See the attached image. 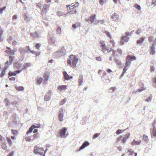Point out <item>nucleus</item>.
Returning a JSON list of instances; mask_svg holds the SVG:
<instances>
[{"label":"nucleus","mask_w":156,"mask_h":156,"mask_svg":"<svg viewBox=\"0 0 156 156\" xmlns=\"http://www.w3.org/2000/svg\"><path fill=\"white\" fill-rule=\"evenodd\" d=\"M78 61V59L76 56L73 55H71L69 56V59L67 61L68 65L72 67H75Z\"/></svg>","instance_id":"nucleus-1"},{"label":"nucleus","mask_w":156,"mask_h":156,"mask_svg":"<svg viewBox=\"0 0 156 156\" xmlns=\"http://www.w3.org/2000/svg\"><path fill=\"white\" fill-rule=\"evenodd\" d=\"M107 52H111V54L113 57L116 58L119 55H121L122 54V50L119 49L118 48L117 51L113 49L112 48H108L107 49Z\"/></svg>","instance_id":"nucleus-2"},{"label":"nucleus","mask_w":156,"mask_h":156,"mask_svg":"<svg viewBox=\"0 0 156 156\" xmlns=\"http://www.w3.org/2000/svg\"><path fill=\"white\" fill-rule=\"evenodd\" d=\"M130 136V134H127L123 136H120L116 140V142L118 143L120 142L122 143H125L126 142V140Z\"/></svg>","instance_id":"nucleus-3"},{"label":"nucleus","mask_w":156,"mask_h":156,"mask_svg":"<svg viewBox=\"0 0 156 156\" xmlns=\"http://www.w3.org/2000/svg\"><path fill=\"white\" fill-rule=\"evenodd\" d=\"M43 151H44L43 148L36 145L34 147V153L37 154H39L41 156L43 154Z\"/></svg>","instance_id":"nucleus-4"},{"label":"nucleus","mask_w":156,"mask_h":156,"mask_svg":"<svg viewBox=\"0 0 156 156\" xmlns=\"http://www.w3.org/2000/svg\"><path fill=\"white\" fill-rule=\"evenodd\" d=\"M79 5V3L78 2H76V4L75 5H72V4H71L70 5H66L67 7H69V9H73V10H71V11H69V12H72V13L73 14H75L76 12V8Z\"/></svg>","instance_id":"nucleus-5"},{"label":"nucleus","mask_w":156,"mask_h":156,"mask_svg":"<svg viewBox=\"0 0 156 156\" xmlns=\"http://www.w3.org/2000/svg\"><path fill=\"white\" fill-rule=\"evenodd\" d=\"M67 129L64 127L61 129L60 130V135L62 138H65L68 135L67 133H66Z\"/></svg>","instance_id":"nucleus-6"},{"label":"nucleus","mask_w":156,"mask_h":156,"mask_svg":"<svg viewBox=\"0 0 156 156\" xmlns=\"http://www.w3.org/2000/svg\"><path fill=\"white\" fill-rule=\"evenodd\" d=\"M100 46L102 48V51L104 52L105 53L106 51L107 52V49L108 48H107L105 43V42L103 41H101L100 42Z\"/></svg>","instance_id":"nucleus-7"},{"label":"nucleus","mask_w":156,"mask_h":156,"mask_svg":"<svg viewBox=\"0 0 156 156\" xmlns=\"http://www.w3.org/2000/svg\"><path fill=\"white\" fill-rule=\"evenodd\" d=\"M48 38L49 43L52 45H54L56 41V38L52 35H49L48 36Z\"/></svg>","instance_id":"nucleus-8"},{"label":"nucleus","mask_w":156,"mask_h":156,"mask_svg":"<svg viewBox=\"0 0 156 156\" xmlns=\"http://www.w3.org/2000/svg\"><path fill=\"white\" fill-rule=\"evenodd\" d=\"M51 90H48V92L45 95L44 99L46 101H49L51 97Z\"/></svg>","instance_id":"nucleus-9"},{"label":"nucleus","mask_w":156,"mask_h":156,"mask_svg":"<svg viewBox=\"0 0 156 156\" xmlns=\"http://www.w3.org/2000/svg\"><path fill=\"white\" fill-rule=\"evenodd\" d=\"M136 59V57L134 56L128 55L126 56V61L131 64V61L135 60Z\"/></svg>","instance_id":"nucleus-10"},{"label":"nucleus","mask_w":156,"mask_h":156,"mask_svg":"<svg viewBox=\"0 0 156 156\" xmlns=\"http://www.w3.org/2000/svg\"><path fill=\"white\" fill-rule=\"evenodd\" d=\"M130 64L128 62L126 61V63L123 69L122 73L121 75V77L123 76L124 74L126 72Z\"/></svg>","instance_id":"nucleus-11"},{"label":"nucleus","mask_w":156,"mask_h":156,"mask_svg":"<svg viewBox=\"0 0 156 156\" xmlns=\"http://www.w3.org/2000/svg\"><path fill=\"white\" fill-rule=\"evenodd\" d=\"M62 73L63 75L64 81L66 80H70L73 78V76L68 75L66 71H63Z\"/></svg>","instance_id":"nucleus-12"},{"label":"nucleus","mask_w":156,"mask_h":156,"mask_svg":"<svg viewBox=\"0 0 156 156\" xmlns=\"http://www.w3.org/2000/svg\"><path fill=\"white\" fill-rule=\"evenodd\" d=\"M7 50L5 51V53L8 54L10 55H13L15 54V52L14 51L11 49V48L7 46L6 47Z\"/></svg>","instance_id":"nucleus-13"},{"label":"nucleus","mask_w":156,"mask_h":156,"mask_svg":"<svg viewBox=\"0 0 156 156\" xmlns=\"http://www.w3.org/2000/svg\"><path fill=\"white\" fill-rule=\"evenodd\" d=\"M129 40V37L123 36L121 38V41H120V44L121 45H123L125 42H127Z\"/></svg>","instance_id":"nucleus-14"},{"label":"nucleus","mask_w":156,"mask_h":156,"mask_svg":"<svg viewBox=\"0 0 156 156\" xmlns=\"http://www.w3.org/2000/svg\"><path fill=\"white\" fill-rule=\"evenodd\" d=\"M19 51L20 52L21 55L23 56H25V55L27 52V49L26 48H20L19 49Z\"/></svg>","instance_id":"nucleus-15"},{"label":"nucleus","mask_w":156,"mask_h":156,"mask_svg":"<svg viewBox=\"0 0 156 156\" xmlns=\"http://www.w3.org/2000/svg\"><path fill=\"white\" fill-rule=\"evenodd\" d=\"M49 5L48 4H45L44 5L43 8L42 10V12L43 13L46 12L49 10Z\"/></svg>","instance_id":"nucleus-16"},{"label":"nucleus","mask_w":156,"mask_h":156,"mask_svg":"<svg viewBox=\"0 0 156 156\" xmlns=\"http://www.w3.org/2000/svg\"><path fill=\"white\" fill-rule=\"evenodd\" d=\"M111 18L114 21L118 20L119 18V16L115 13L112 14L111 17Z\"/></svg>","instance_id":"nucleus-17"},{"label":"nucleus","mask_w":156,"mask_h":156,"mask_svg":"<svg viewBox=\"0 0 156 156\" xmlns=\"http://www.w3.org/2000/svg\"><path fill=\"white\" fill-rule=\"evenodd\" d=\"M30 35L31 37L34 38L40 37H41V36L37 32L31 33H30Z\"/></svg>","instance_id":"nucleus-18"},{"label":"nucleus","mask_w":156,"mask_h":156,"mask_svg":"<svg viewBox=\"0 0 156 156\" xmlns=\"http://www.w3.org/2000/svg\"><path fill=\"white\" fill-rule=\"evenodd\" d=\"M89 143L87 141H85L82 144V145L80 147L79 151L81 150L85 147L89 145Z\"/></svg>","instance_id":"nucleus-19"},{"label":"nucleus","mask_w":156,"mask_h":156,"mask_svg":"<svg viewBox=\"0 0 156 156\" xmlns=\"http://www.w3.org/2000/svg\"><path fill=\"white\" fill-rule=\"evenodd\" d=\"M83 76L82 74H81L80 75V76L78 78V85L79 86H80L82 85V83H83Z\"/></svg>","instance_id":"nucleus-20"},{"label":"nucleus","mask_w":156,"mask_h":156,"mask_svg":"<svg viewBox=\"0 0 156 156\" xmlns=\"http://www.w3.org/2000/svg\"><path fill=\"white\" fill-rule=\"evenodd\" d=\"M67 89V86L63 85L59 86V91H64Z\"/></svg>","instance_id":"nucleus-21"},{"label":"nucleus","mask_w":156,"mask_h":156,"mask_svg":"<svg viewBox=\"0 0 156 156\" xmlns=\"http://www.w3.org/2000/svg\"><path fill=\"white\" fill-rule=\"evenodd\" d=\"M141 141H136L135 140H134L131 143V144L132 145H139L141 143Z\"/></svg>","instance_id":"nucleus-22"},{"label":"nucleus","mask_w":156,"mask_h":156,"mask_svg":"<svg viewBox=\"0 0 156 156\" xmlns=\"http://www.w3.org/2000/svg\"><path fill=\"white\" fill-rule=\"evenodd\" d=\"M144 40V37H141L139 38L136 41V43L137 44L140 45L141 44L143 43Z\"/></svg>","instance_id":"nucleus-23"},{"label":"nucleus","mask_w":156,"mask_h":156,"mask_svg":"<svg viewBox=\"0 0 156 156\" xmlns=\"http://www.w3.org/2000/svg\"><path fill=\"white\" fill-rule=\"evenodd\" d=\"M96 15H94L93 16H90L88 20V21H90L91 23H92L93 22L95 19L96 18Z\"/></svg>","instance_id":"nucleus-24"},{"label":"nucleus","mask_w":156,"mask_h":156,"mask_svg":"<svg viewBox=\"0 0 156 156\" xmlns=\"http://www.w3.org/2000/svg\"><path fill=\"white\" fill-rule=\"evenodd\" d=\"M155 47L154 45L152 44L151 48V50L150 51V54L151 55H154L155 54Z\"/></svg>","instance_id":"nucleus-25"},{"label":"nucleus","mask_w":156,"mask_h":156,"mask_svg":"<svg viewBox=\"0 0 156 156\" xmlns=\"http://www.w3.org/2000/svg\"><path fill=\"white\" fill-rule=\"evenodd\" d=\"M152 136H156V129L155 127H154L152 130L151 132Z\"/></svg>","instance_id":"nucleus-26"},{"label":"nucleus","mask_w":156,"mask_h":156,"mask_svg":"<svg viewBox=\"0 0 156 156\" xmlns=\"http://www.w3.org/2000/svg\"><path fill=\"white\" fill-rule=\"evenodd\" d=\"M143 139L144 141L146 143H147L149 141L148 137L145 134L143 135Z\"/></svg>","instance_id":"nucleus-27"},{"label":"nucleus","mask_w":156,"mask_h":156,"mask_svg":"<svg viewBox=\"0 0 156 156\" xmlns=\"http://www.w3.org/2000/svg\"><path fill=\"white\" fill-rule=\"evenodd\" d=\"M33 139L32 140H34L35 139H38L40 137L39 134L38 133H36L33 135Z\"/></svg>","instance_id":"nucleus-28"},{"label":"nucleus","mask_w":156,"mask_h":156,"mask_svg":"<svg viewBox=\"0 0 156 156\" xmlns=\"http://www.w3.org/2000/svg\"><path fill=\"white\" fill-rule=\"evenodd\" d=\"M145 89V88H144L143 87H142L137 89V90H136V91L133 92V93L134 94L135 93H136V92H140L144 90Z\"/></svg>","instance_id":"nucleus-29"},{"label":"nucleus","mask_w":156,"mask_h":156,"mask_svg":"<svg viewBox=\"0 0 156 156\" xmlns=\"http://www.w3.org/2000/svg\"><path fill=\"white\" fill-rule=\"evenodd\" d=\"M9 75V77L12 76H16V73L14 71V72H12L11 71H9L8 73Z\"/></svg>","instance_id":"nucleus-30"},{"label":"nucleus","mask_w":156,"mask_h":156,"mask_svg":"<svg viewBox=\"0 0 156 156\" xmlns=\"http://www.w3.org/2000/svg\"><path fill=\"white\" fill-rule=\"evenodd\" d=\"M15 88L18 90L20 91H22L24 89V88L22 86H15Z\"/></svg>","instance_id":"nucleus-31"},{"label":"nucleus","mask_w":156,"mask_h":156,"mask_svg":"<svg viewBox=\"0 0 156 156\" xmlns=\"http://www.w3.org/2000/svg\"><path fill=\"white\" fill-rule=\"evenodd\" d=\"M55 61L53 59H50L49 60L48 64V66H50L51 64H53L55 63Z\"/></svg>","instance_id":"nucleus-32"},{"label":"nucleus","mask_w":156,"mask_h":156,"mask_svg":"<svg viewBox=\"0 0 156 156\" xmlns=\"http://www.w3.org/2000/svg\"><path fill=\"white\" fill-rule=\"evenodd\" d=\"M43 80L42 78H40L37 79V84L40 85L42 83Z\"/></svg>","instance_id":"nucleus-33"},{"label":"nucleus","mask_w":156,"mask_h":156,"mask_svg":"<svg viewBox=\"0 0 156 156\" xmlns=\"http://www.w3.org/2000/svg\"><path fill=\"white\" fill-rule=\"evenodd\" d=\"M30 66V64L29 63H26L25 65H23L24 68H23L22 69L23 70L24 69L27 68L28 67H29Z\"/></svg>","instance_id":"nucleus-34"},{"label":"nucleus","mask_w":156,"mask_h":156,"mask_svg":"<svg viewBox=\"0 0 156 156\" xmlns=\"http://www.w3.org/2000/svg\"><path fill=\"white\" fill-rule=\"evenodd\" d=\"M6 68H5V69H3L1 72V73L0 75V76L1 77H2L4 76L5 74V70Z\"/></svg>","instance_id":"nucleus-35"},{"label":"nucleus","mask_w":156,"mask_h":156,"mask_svg":"<svg viewBox=\"0 0 156 156\" xmlns=\"http://www.w3.org/2000/svg\"><path fill=\"white\" fill-rule=\"evenodd\" d=\"M21 64L18 63H16L15 64V66L16 67V68L19 69L21 68Z\"/></svg>","instance_id":"nucleus-36"},{"label":"nucleus","mask_w":156,"mask_h":156,"mask_svg":"<svg viewBox=\"0 0 156 156\" xmlns=\"http://www.w3.org/2000/svg\"><path fill=\"white\" fill-rule=\"evenodd\" d=\"M44 79L45 80L47 81L48 79V75L46 74H44Z\"/></svg>","instance_id":"nucleus-37"},{"label":"nucleus","mask_w":156,"mask_h":156,"mask_svg":"<svg viewBox=\"0 0 156 156\" xmlns=\"http://www.w3.org/2000/svg\"><path fill=\"white\" fill-rule=\"evenodd\" d=\"M4 100L6 102V105L7 106H9L10 105V102L7 98H5Z\"/></svg>","instance_id":"nucleus-38"},{"label":"nucleus","mask_w":156,"mask_h":156,"mask_svg":"<svg viewBox=\"0 0 156 156\" xmlns=\"http://www.w3.org/2000/svg\"><path fill=\"white\" fill-rule=\"evenodd\" d=\"M25 139L27 141V142H31L33 140H32V139H31L30 138L28 137H26L25 138Z\"/></svg>","instance_id":"nucleus-39"},{"label":"nucleus","mask_w":156,"mask_h":156,"mask_svg":"<svg viewBox=\"0 0 156 156\" xmlns=\"http://www.w3.org/2000/svg\"><path fill=\"white\" fill-rule=\"evenodd\" d=\"M41 126L40 125H37H37H33L32 126H31L32 127V128H33V129L36 128H40Z\"/></svg>","instance_id":"nucleus-40"},{"label":"nucleus","mask_w":156,"mask_h":156,"mask_svg":"<svg viewBox=\"0 0 156 156\" xmlns=\"http://www.w3.org/2000/svg\"><path fill=\"white\" fill-rule=\"evenodd\" d=\"M134 7L136 8V9H138L140 10L141 9V7L140 6V5L138 4H135L134 6Z\"/></svg>","instance_id":"nucleus-41"},{"label":"nucleus","mask_w":156,"mask_h":156,"mask_svg":"<svg viewBox=\"0 0 156 156\" xmlns=\"http://www.w3.org/2000/svg\"><path fill=\"white\" fill-rule=\"evenodd\" d=\"M100 135V133H97L94 134L93 137V139H95V138H97L98 137V136H99Z\"/></svg>","instance_id":"nucleus-42"},{"label":"nucleus","mask_w":156,"mask_h":156,"mask_svg":"<svg viewBox=\"0 0 156 156\" xmlns=\"http://www.w3.org/2000/svg\"><path fill=\"white\" fill-rule=\"evenodd\" d=\"M116 89V88L115 87H112L110 88V92H112L114 91Z\"/></svg>","instance_id":"nucleus-43"},{"label":"nucleus","mask_w":156,"mask_h":156,"mask_svg":"<svg viewBox=\"0 0 156 156\" xmlns=\"http://www.w3.org/2000/svg\"><path fill=\"white\" fill-rule=\"evenodd\" d=\"M33 128L31 126L30 128L27 131V133L28 134L29 133H31L33 130Z\"/></svg>","instance_id":"nucleus-44"},{"label":"nucleus","mask_w":156,"mask_h":156,"mask_svg":"<svg viewBox=\"0 0 156 156\" xmlns=\"http://www.w3.org/2000/svg\"><path fill=\"white\" fill-rule=\"evenodd\" d=\"M63 115L62 113H60L59 114V120L60 121H62L63 120Z\"/></svg>","instance_id":"nucleus-45"},{"label":"nucleus","mask_w":156,"mask_h":156,"mask_svg":"<svg viewBox=\"0 0 156 156\" xmlns=\"http://www.w3.org/2000/svg\"><path fill=\"white\" fill-rule=\"evenodd\" d=\"M9 62L11 63L14 59V57L12 56H9Z\"/></svg>","instance_id":"nucleus-46"},{"label":"nucleus","mask_w":156,"mask_h":156,"mask_svg":"<svg viewBox=\"0 0 156 156\" xmlns=\"http://www.w3.org/2000/svg\"><path fill=\"white\" fill-rule=\"evenodd\" d=\"M110 43L112 44L113 47H114L115 46V42L113 40H110L109 41Z\"/></svg>","instance_id":"nucleus-47"},{"label":"nucleus","mask_w":156,"mask_h":156,"mask_svg":"<svg viewBox=\"0 0 156 156\" xmlns=\"http://www.w3.org/2000/svg\"><path fill=\"white\" fill-rule=\"evenodd\" d=\"M12 40V37L10 36H9L8 39V41L9 43H11Z\"/></svg>","instance_id":"nucleus-48"},{"label":"nucleus","mask_w":156,"mask_h":156,"mask_svg":"<svg viewBox=\"0 0 156 156\" xmlns=\"http://www.w3.org/2000/svg\"><path fill=\"white\" fill-rule=\"evenodd\" d=\"M3 33V31L1 29V28H0V41H2V39L1 38V37L2 36Z\"/></svg>","instance_id":"nucleus-49"},{"label":"nucleus","mask_w":156,"mask_h":156,"mask_svg":"<svg viewBox=\"0 0 156 156\" xmlns=\"http://www.w3.org/2000/svg\"><path fill=\"white\" fill-rule=\"evenodd\" d=\"M123 132V130H122L121 129H119L117 130L116 132V133L117 134H119L122 133Z\"/></svg>","instance_id":"nucleus-50"},{"label":"nucleus","mask_w":156,"mask_h":156,"mask_svg":"<svg viewBox=\"0 0 156 156\" xmlns=\"http://www.w3.org/2000/svg\"><path fill=\"white\" fill-rule=\"evenodd\" d=\"M7 140L8 143L10 144H12V140L11 139L8 137H7Z\"/></svg>","instance_id":"nucleus-51"},{"label":"nucleus","mask_w":156,"mask_h":156,"mask_svg":"<svg viewBox=\"0 0 156 156\" xmlns=\"http://www.w3.org/2000/svg\"><path fill=\"white\" fill-rule=\"evenodd\" d=\"M107 0H100V3L102 5L104 4V2H105Z\"/></svg>","instance_id":"nucleus-52"},{"label":"nucleus","mask_w":156,"mask_h":156,"mask_svg":"<svg viewBox=\"0 0 156 156\" xmlns=\"http://www.w3.org/2000/svg\"><path fill=\"white\" fill-rule=\"evenodd\" d=\"M96 59L97 61H101V58L100 56L96 57Z\"/></svg>","instance_id":"nucleus-53"},{"label":"nucleus","mask_w":156,"mask_h":156,"mask_svg":"<svg viewBox=\"0 0 156 156\" xmlns=\"http://www.w3.org/2000/svg\"><path fill=\"white\" fill-rule=\"evenodd\" d=\"M153 38H154L153 37H148V41L150 42H151L153 41Z\"/></svg>","instance_id":"nucleus-54"},{"label":"nucleus","mask_w":156,"mask_h":156,"mask_svg":"<svg viewBox=\"0 0 156 156\" xmlns=\"http://www.w3.org/2000/svg\"><path fill=\"white\" fill-rule=\"evenodd\" d=\"M105 33L106 34V35L110 38H112L110 34V33L108 32V31H106L105 32Z\"/></svg>","instance_id":"nucleus-55"},{"label":"nucleus","mask_w":156,"mask_h":156,"mask_svg":"<svg viewBox=\"0 0 156 156\" xmlns=\"http://www.w3.org/2000/svg\"><path fill=\"white\" fill-rule=\"evenodd\" d=\"M66 102V100L65 99H63L62 101L60 103V104L61 105H63Z\"/></svg>","instance_id":"nucleus-56"},{"label":"nucleus","mask_w":156,"mask_h":156,"mask_svg":"<svg viewBox=\"0 0 156 156\" xmlns=\"http://www.w3.org/2000/svg\"><path fill=\"white\" fill-rule=\"evenodd\" d=\"M17 15L16 14H15L13 16L12 19H13V20H17Z\"/></svg>","instance_id":"nucleus-57"},{"label":"nucleus","mask_w":156,"mask_h":156,"mask_svg":"<svg viewBox=\"0 0 156 156\" xmlns=\"http://www.w3.org/2000/svg\"><path fill=\"white\" fill-rule=\"evenodd\" d=\"M12 131L14 134H16L17 133V131L16 130H12Z\"/></svg>","instance_id":"nucleus-58"},{"label":"nucleus","mask_w":156,"mask_h":156,"mask_svg":"<svg viewBox=\"0 0 156 156\" xmlns=\"http://www.w3.org/2000/svg\"><path fill=\"white\" fill-rule=\"evenodd\" d=\"M41 45L39 43H37L36 44V47L37 49H38L41 47Z\"/></svg>","instance_id":"nucleus-59"},{"label":"nucleus","mask_w":156,"mask_h":156,"mask_svg":"<svg viewBox=\"0 0 156 156\" xmlns=\"http://www.w3.org/2000/svg\"><path fill=\"white\" fill-rule=\"evenodd\" d=\"M2 148L4 150H6L7 149V146L5 144H2Z\"/></svg>","instance_id":"nucleus-60"},{"label":"nucleus","mask_w":156,"mask_h":156,"mask_svg":"<svg viewBox=\"0 0 156 156\" xmlns=\"http://www.w3.org/2000/svg\"><path fill=\"white\" fill-rule=\"evenodd\" d=\"M14 153V151H12L11 152H10L9 154L7 156H13V154Z\"/></svg>","instance_id":"nucleus-61"},{"label":"nucleus","mask_w":156,"mask_h":156,"mask_svg":"<svg viewBox=\"0 0 156 156\" xmlns=\"http://www.w3.org/2000/svg\"><path fill=\"white\" fill-rule=\"evenodd\" d=\"M22 69L20 70H17L15 71L16 73V75L17 74L20 73L22 70Z\"/></svg>","instance_id":"nucleus-62"},{"label":"nucleus","mask_w":156,"mask_h":156,"mask_svg":"<svg viewBox=\"0 0 156 156\" xmlns=\"http://www.w3.org/2000/svg\"><path fill=\"white\" fill-rule=\"evenodd\" d=\"M154 70V68L153 66H151V67L150 71L151 72H153Z\"/></svg>","instance_id":"nucleus-63"},{"label":"nucleus","mask_w":156,"mask_h":156,"mask_svg":"<svg viewBox=\"0 0 156 156\" xmlns=\"http://www.w3.org/2000/svg\"><path fill=\"white\" fill-rule=\"evenodd\" d=\"M152 5H154V6L156 5V0H153Z\"/></svg>","instance_id":"nucleus-64"}]
</instances>
